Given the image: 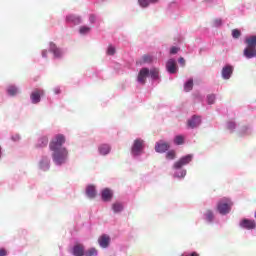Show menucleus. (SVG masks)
Listing matches in <instances>:
<instances>
[{"label": "nucleus", "instance_id": "nucleus-1", "mask_svg": "<svg viewBox=\"0 0 256 256\" xmlns=\"http://www.w3.org/2000/svg\"><path fill=\"white\" fill-rule=\"evenodd\" d=\"M245 44L247 47L243 51L244 57H246V59L256 57V35L246 38Z\"/></svg>", "mask_w": 256, "mask_h": 256}, {"label": "nucleus", "instance_id": "nucleus-2", "mask_svg": "<svg viewBox=\"0 0 256 256\" xmlns=\"http://www.w3.org/2000/svg\"><path fill=\"white\" fill-rule=\"evenodd\" d=\"M54 153L52 154L53 161L56 165H63L67 161V157L69 156V152L67 148H61L60 150H52Z\"/></svg>", "mask_w": 256, "mask_h": 256}, {"label": "nucleus", "instance_id": "nucleus-3", "mask_svg": "<svg viewBox=\"0 0 256 256\" xmlns=\"http://www.w3.org/2000/svg\"><path fill=\"white\" fill-rule=\"evenodd\" d=\"M65 143V136L63 134H57L50 142L49 148L50 151H59L63 149V145Z\"/></svg>", "mask_w": 256, "mask_h": 256}, {"label": "nucleus", "instance_id": "nucleus-4", "mask_svg": "<svg viewBox=\"0 0 256 256\" xmlns=\"http://www.w3.org/2000/svg\"><path fill=\"white\" fill-rule=\"evenodd\" d=\"M231 207H233V202H231L229 198H224L217 204V209L220 215H227V213H230Z\"/></svg>", "mask_w": 256, "mask_h": 256}, {"label": "nucleus", "instance_id": "nucleus-5", "mask_svg": "<svg viewBox=\"0 0 256 256\" xmlns=\"http://www.w3.org/2000/svg\"><path fill=\"white\" fill-rule=\"evenodd\" d=\"M144 143L145 142L141 139L134 140V143L131 148L132 155L134 156L141 155V153H143Z\"/></svg>", "mask_w": 256, "mask_h": 256}, {"label": "nucleus", "instance_id": "nucleus-6", "mask_svg": "<svg viewBox=\"0 0 256 256\" xmlns=\"http://www.w3.org/2000/svg\"><path fill=\"white\" fill-rule=\"evenodd\" d=\"M193 159V156L186 155L180 158L177 162L174 163V169H181V167H185V165H189Z\"/></svg>", "mask_w": 256, "mask_h": 256}, {"label": "nucleus", "instance_id": "nucleus-7", "mask_svg": "<svg viewBox=\"0 0 256 256\" xmlns=\"http://www.w3.org/2000/svg\"><path fill=\"white\" fill-rule=\"evenodd\" d=\"M147 77H149V68H142L138 73V83L145 85Z\"/></svg>", "mask_w": 256, "mask_h": 256}, {"label": "nucleus", "instance_id": "nucleus-8", "mask_svg": "<svg viewBox=\"0 0 256 256\" xmlns=\"http://www.w3.org/2000/svg\"><path fill=\"white\" fill-rule=\"evenodd\" d=\"M98 243L100 247H102L103 249H107V247H109V244L111 243V237H109V235L103 234L98 238Z\"/></svg>", "mask_w": 256, "mask_h": 256}, {"label": "nucleus", "instance_id": "nucleus-9", "mask_svg": "<svg viewBox=\"0 0 256 256\" xmlns=\"http://www.w3.org/2000/svg\"><path fill=\"white\" fill-rule=\"evenodd\" d=\"M44 93L45 92L43 90H34L30 95L32 103L34 105H36V103H39L41 101V95H44Z\"/></svg>", "mask_w": 256, "mask_h": 256}, {"label": "nucleus", "instance_id": "nucleus-10", "mask_svg": "<svg viewBox=\"0 0 256 256\" xmlns=\"http://www.w3.org/2000/svg\"><path fill=\"white\" fill-rule=\"evenodd\" d=\"M201 125V117L199 116H193L191 119L187 122V127L189 129H195V127H199Z\"/></svg>", "mask_w": 256, "mask_h": 256}, {"label": "nucleus", "instance_id": "nucleus-11", "mask_svg": "<svg viewBox=\"0 0 256 256\" xmlns=\"http://www.w3.org/2000/svg\"><path fill=\"white\" fill-rule=\"evenodd\" d=\"M240 227H242V229H248V230L255 229L256 222L255 220L243 219L240 222Z\"/></svg>", "mask_w": 256, "mask_h": 256}, {"label": "nucleus", "instance_id": "nucleus-12", "mask_svg": "<svg viewBox=\"0 0 256 256\" xmlns=\"http://www.w3.org/2000/svg\"><path fill=\"white\" fill-rule=\"evenodd\" d=\"M166 69L168 73L175 74L177 73V62L174 59H170L166 63Z\"/></svg>", "mask_w": 256, "mask_h": 256}, {"label": "nucleus", "instance_id": "nucleus-13", "mask_svg": "<svg viewBox=\"0 0 256 256\" xmlns=\"http://www.w3.org/2000/svg\"><path fill=\"white\" fill-rule=\"evenodd\" d=\"M169 147V143L167 142L156 143L155 151L156 153H165V151H169Z\"/></svg>", "mask_w": 256, "mask_h": 256}, {"label": "nucleus", "instance_id": "nucleus-14", "mask_svg": "<svg viewBox=\"0 0 256 256\" xmlns=\"http://www.w3.org/2000/svg\"><path fill=\"white\" fill-rule=\"evenodd\" d=\"M231 75H233V66L227 65L222 69V77L223 79H231Z\"/></svg>", "mask_w": 256, "mask_h": 256}, {"label": "nucleus", "instance_id": "nucleus-15", "mask_svg": "<svg viewBox=\"0 0 256 256\" xmlns=\"http://www.w3.org/2000/svg\"><path fill=\"white\" fill-rule=\"evenodd\" d=\"M111 199H113V191L109 188L102 190V201L109 202Z\"/></svg>", "mask_w": 256, "mask_h": 256}, {"label": "nucleus", "instance_id": "nucleus-16", "mask_svg": "<svg viewBox=\"0 0 256 256\" xmlns=\"http://www.w3.org/2000/svg\"><path fill=\"white\" fill-rule=\"evenodd\" d=\"M74 256H83L85 255V247L82 244H76L73 248Z\"/></svg>", "mask_w": 256, "mask_h": 256}, {"label": "nucleus", "instance_id": "nucleus-17", "mask_svg": "<svg viewBox=\"0 0 256 256\" xmlns=\"http://www.w3.org/2000/svg\"><path fill=\"white\" fill-rule=\"evenodd\" d=\"M98 151L100 155H109L111 153V146L109 144H102L99 146Z\"/></svg>", "mask_w": 256, "mask_h": 256}, {"label": "nucleus", "instance_id": "nucleus-18", "mask_svg": "<svg viewBox=\"0 0 256 256\" xmlns=\"http://www.w3.org/2000/svg\"><path fill=\"white\" fill-rule=\"evenodd\" d=\"M50 51L53 53L54 57H61V55H63L61 49L57 48V45L53 42L50 43Z\"/></svg>", "mask_w": 256, "mask_h": 256}, {"label": "nucleus", "instance_id": "nucleus-19", "mask_svg": "<svg viewBox=\"0 0 256 256\" xmlns=\"http://www.w3.org/2000/svg\"><path fill=\"white\" fill-rule=\"evenodd\" d=\"M86 195L90 199H95V197L97 196V190H95V186L93 185L88 186L86 188Z\"/></svg>", "mask_w": 256, "mask_h": 256}, {"label": "nucleus", "instance_id": "nucleus-20", "mask_svg": "<svg viewBox=\"0 0 256 256\" xmlns=\"http://www.w3.org/2000/svg\"><path fill=\"white\" fill-rule=\"evenodd\" d=\"M67 23H73L74 25H79L81 23V18L75 15H68L66 17Z\"/></svg>", "mask_w": 256, "mask_h": 256}, {"label": "nucleus", "instance_id": "nucleus-21", "mask_svg": "<svg viewBox=\"0 0 256 256\" xmlns=\"http://www.w3.org/2000/svg\"><path fill=\"white\" fill-rule=\"evenodd\" d=\"M49 143V138L47 136H42L37 143V147H47Z\"/></svg>", "mask_w": 256, "mask_h": 256}, {"label": "nucleus", "instance_id": "nucleus-22", "mask_svg": "<svg viewBox=\"0 0 256 256\" xmlns=\"http://www.w3.org/2000/svg\"><path fill=\"white\" fill-rule=\"evenodd\" d=\"M40 169H42V171H49V159L43 158L41 160Z\"/></svg>", "mask_w": 256, "mask_h": 256}, {"label": "nucleus", "instance_id": "nucleus-23", "mask_svg": "<svg viewBox=\"0 0 256 256\" xmlns=\"http://www.w3.org/2000/svg\"><path fill=\"white\" fill-rule=\"evenodd\" d=\"M149 75L151 79H154V80L159 79V69L152 68L151 70H149Z\"/></svg>", "mask_w": 256, "mask_h": 256}, {"label": "nucleus", "instance_id": "nucleus-24", "mask_svg": "<svg viewBox=\"0 0 256 256\" xmlns=\"http://www.w3.org/2000/svg\"><path fill=\"white\" fill-rule=\"evenodd\" d=\"M193 90V79L190 78L185 84H184V91L186 93H189V91Z\"/></svg>", "mask_w": 256, "mask_h": 256}, {"label": "nucleus", "instance_id": "nucleus-25", "mask_svg": "<svg viewBox=\"0 0 256 256\" xmlns=\"http://www.w3.org/2000/svg\"><path fill=\"white\" fill-rule=\"evenodd\" d=\"M7 93L11 97H15V95H17V93H19V90L15 86H9L7 89Z\"/></svg>", "mask_w": 256, "mask_h": 256}, {"label": "nucleus", "instance_id": "nucleus-26", "mask_svg": "<svg viewBox=\"0 0 256 256\" xmlns=\"http://www.w3.org/2000/svg\"><path fill=\"white\" fill-rule=\"evenodd\" d=\"M112 209L114 213H121V211L123 210V204L116 202L112 205Z\"/></svg>", "mask_w": 256, "mask_h": 256}, {"label": "nucleus", "instance_id": "nucleus-27", "mask_svg": "<svg viewBox=\"0 0 256 256\" xmlns=\"http://www.w3.org/2000/svg\"><path fill=\"white\" fill-rule=\"evenodd\" d=\"M174 143L175 145H183V143H185V137H183V135H177L174 138Z\"/></svg>", "mask_w": 256, "mask_h": 256}, {"label": "nucleus", "instance_id": "nucleus-28", "mask_svg": "<svg viewBox=\"0 0 256 256\" xmlns=\"http://www.w3.org/2000/svg\"><path fill=\"white\" fill-rule=\"evenodd\" d=\"M80 34L81 35H87V33H89V31H91V28H89L88 26H82L80 27Z\"/></svg>", "mask_w": 256, "mask_h": 256}, {"label": "nucleus", "instance_id": "nucleus-29", "mask_svg": "<svg viewBox=\"0 0 256 256\" xmlns=\"http://www.w3.org/2000/svg\"><path fill=\"white\" fill-rule=\"evenodd\" d=\"M232 37L234 39H239L241 37V31L239 29L232 30Z\"/></svg>", "mask_w": 256, "mask_h": 256}, {"label": "nucleus", "instance_id": "nucleus-30", "mask_svg": "<svg viewBox=\"0 0 256 256\" xmlns=\"http://www.w3.org/2000/svg\"><path fill=\"white\" fill-rule=\"evenodd\" d=\"M215 94H209L207 96L208 105H213L215 103Z\"/></svg>", "mask_w": 256, "mask_h": 256}, {"label": "nucleus", "instance_id": "nucleus-31", "mask_svg": "<svg viewBox=\"0 0 256 256\" xmlns=\"http://www.w3.org/2000/svg\"><path fill=\"white\" fill-rule=\"evenodd\" d=\"M176 157V153L175 150H170L169 152H167L166 154V159H170L173 160Z\"/></svg>", "mask_w": 256, "mask_h": 256}, {"label": "nucleus", "instance_id": "nucleus-32", "mask_svg": "<svg viewBox=\"0 0 256 256\" xmlns=\"http://www.w3.org/2000/svg\"><path fill=\"white\" fill-rule=\"evenodd\" d=\"M205 217H206L207 221H209V222L213 221V211L207 210L205 213Z\"/></svg>", "mask_w": 256, "mask_h": 256}, {"label": "nucleus", "instance_id": "nucleus-33", "mask_svg": "<svg viewBox=\"0 0 256 256\" xmlns=\"http://www.w3.org/2000/svg\"><path fill=\"white\" fill-rule=\"evenodd\" d=\"M86 256H95L97 255V249L95 248H90L88 251L85 252Z\"/></svg>", "mask_w": 256, "mask_h": 256}, {"label": "nucleus", "instance_id": "nucleus-34", "mask_svg": "<svg viewBox=\"0 0 256 256\" xmlns=\"http://www.w3.org/2000/svg\"><path fill=\"white\" fill-rule=\"evenodd\" d=\"M142 61L143 63H151L153 61V57L150 55H144L142 57Z\"/></svg>", "mask_w": 256, "mask_h": 256}, {"label": "nucleus", "instance_id": "nucleus-35", "mask_svg": "<svg viewBox=\"0 0 256 256\" xmlns=\"http://www.w3.org/2000/svg\"><path fill=\"white\" fill-rule=\"evenodd\" d=\"M140 7H149V0H138Z\"/></svg>", "mask_w": 256, "mask_h": 256}, {"label": "nucleus", "instance_id": "nucleus-36", "mask_svg": "<svg viewBox=\"0 0 256 256\" xmlns=\"http://www.w3.org/2000/svg\"><path fill=\"white\" fill-rule=\"evenodd\" d=\"M115 47L113 45H109L107 49V55H115Z\"/></svg>", "mask_w": 256, "mask_h": 256}, {"label": "nucleus", "instance_id": "nucleus-37", "mask_svg": "<svg viewBox=\"0 0 256 256\" xmlns=\"http://www.w3.org/2000/svg\"><path fill=\"white\" fill-rule=\"evenodd\" d=\"M185 175H187V171L186 170H181L179 173L175 174V177L183 178V177H185Z\"/></svg>", "mask_w": 256, "mask_h": 256}, {"label": "nucleus", "instance_id": "nucleus-38", "mask_svg": "<svg viewBox=\"0 0 256 256\" xmlns=\"http://www.w3.org/2000/svg\"><path fill=\"white\" fill-rule=\"evenodd\" d=\"M235 127H236L235 122H228L227 128H228L230 131L235 130Z\"/></svg>", "mask_w": 256, "mask_h": 256}, {"label": "nucleus", "instance_id": "nucleus-39", "mask_svg": "<svg viewBox=\"0 0 256 256\" xmlns=\"http://www.w3.org/2000/svg\"><path fill=\"white\" fill-rule=\"evenodd\" d=\"M222 23H223V22H222L221 19H216V20L214 21L215 27H221Z\"/></svg>", "mask_w": 256, "mask_h": 256}, {"label": "nucleus", "instance_id": "nucleus-40", "mask_svg": "<svg viewBox=\"0 0 256 256\" xmlns=\"http://www.w3.org/2000/svg\"><path fill=\"white\" fill-rule=\"evenodd\" d=\"M178 51H179V48H177V47H172L171 50H170V53H171L172 55H175Z\"/></svg>", "mask_w": 256, "mask_h": 256}, {"label": "nucleus", "instance_id": "nucleus-41", "mask_svg": "<svg viewBox=\"0 0 256 256\" xmlns=\"http://www.w3.org/2000/svg\"><path fill=\"white\" fill-rule=\"evenodd\" d=\"M0 256H7V250L5 248L0 249Z\"/></svg>", "mask_w": 256, "mask_h": 256}, {"label": "nucleus", "instance_id": "nucleus-42", "mask_svg": "<svg viewBox=\"0 0 256 256\" xmlns=\"http://www.w3.org/2000/svg\"><path fill=\"white\" fill-rule=\"evenodd\" d=\"M89 21L90 23H95V15H90Z\"/></svg>", "mask_w": 256, "mask_h": 256}, {"label": "nucleus", "instance_id": "nucleus-43", "mask_svg": "<svg viewBox=\"0 0 256 256\" xmlns=\"http://www.w3.org/2000/svg\"><path fill=\"white\" fill-rule=\"evenodd\" d=\"M180 65H185V58H179Z\"/></svg>", "mask_w": 256, "mask_h": 256}, {"label": "nucleus", "instance_id": "nucleus-44", "mask_svg": "<svg viewBox=\"0 0 256 256\" xmlns=\"http://www.w3.org/2000/svg\"><path fill=\"white\" fill-rule=\"evenodd\" d=\"M182 256H199V253H197V252H192L191 254L182 255Z\"/></svg>", "mask_w": 256, "mask_h": 256}, {"label": "nucleus", "instance_id": "nucleus-45", "mask_svg": "<svg viewBox=\"0 0 256 256\" xmlns=\"http://www.w3.org/2000/svg\"><path fill=\"white\" fill-rule=\"evenodd\" d=\"M54 93L56 95H59V93H61V89H59V88L54 89Z\"/></svg>", "mask_w": 256, "mask_h": 256}, {"label": "nucleus", "instance_id": "nucleus-46", "mask_svg": "<svg viewBox=\"0 0 256 256\" xmlns=\"http://www.w3.org/2000/svg\"><path fill=\"white\" fill-rule=\"evenodd\" d=\"M42 57H47V50H44V51L42 52Z\"/></svg>", "mask_w": 256, "mask_h": 256}, {"label": "nucleus", "instance_id": "nucleus-47", "mask_svg": "<svg viewBox=\"0 0 256 256\" xmlns=\"http://www.w3.org/2000/svg\"><path fill=\"white\" fill-rule=\"evenodd\" d=\"M149 3H157L159 0H148Z\"/></svg>", "mask_w": 256, "mask_h": 256}]
</instances>
